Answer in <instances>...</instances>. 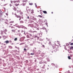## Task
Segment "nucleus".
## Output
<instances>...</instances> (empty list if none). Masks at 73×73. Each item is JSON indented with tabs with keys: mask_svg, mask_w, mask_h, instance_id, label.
I'll use <instances>...</instances> for the list:
<instances>
[{
	"mask_svg": "<svg viewBox=\"0 0 73 73\" xmlns=\"http://www.w3.org/2000/svg\"><path fill=\"white\" fill-rule=\"evenodd\" d=\"M52 47L53 49H54V51L55 52H57V49H58V46L57 45L55 44H52Z\"/></svg>",
	"mask_w": 73,
	"mask_h": 73,
	"instance_id": "nucleus-1",
	"label": "nucleus"
},
{
	"mask_svg": "<svg viewBox=\"0 0 73 73\" xmlns=\"http://www.w3.org/2000/svg\"><path fill=\"white\" fill-rule=\"evenodd\" d=\"M42 12L44 13H45V14H47V12L46 11H43Z\"/></svg>",
	"mask_w": 73,
	"mask_h": 73,
	"instance_id": "nucleus-2",
	"label": "nucleus"
},
{
	"mask_svg": "<svg viewBox=\"0 0 73 73\" xmlns=\"http://www.w3.org/2000/svg\"><path fill=\"white\" fill-rule=\"evenodd\" d=\"M6 42V43H9V41L8 40H7L5 42Z\"/></svg>",
	"mask_w": 73,
	"mask_h": 73,
	"instance_id": "nucleus-3",
	"label": "nucleus"
},
{
	"mask_svg": "<svg viewBox=\"0 0 73 73\" xmlns=\"http://www.w3.org/2000/svg\"><path fill=\"white\" fill-rule=\"evenodd\" d=\"M21 12V11H19V10H17V13H19V12Z\"/></svg>",
	"mask_w": 73,
	"mask_h": 73,
	"instance_id": "nucleus-4",
	"label": "nucleus"
},
{
	"mask_svg": "<svg viewBox=\"0 0 73 73\" xmlns=\"http://www.w3.org/2000/svg\"><path fill=\"white\" fill-rule=\"evenodd\" d=\"M17 18H20L21 17L20 16V15H19L18 16L17 15Z\"/></svg>",
	"mask_w": 73,
	"mask_h": 73,
	"instance_id": "nucleus-5",
	"label": "nucleus"
},
{
	"mask_svg": "<svg viewBox=\"0 0 73 73\" xmlns=\"http://www.w3.org/2000/svg\"><path fill=\"white\" fill-rule=\"evenodd\" d=\"M19 5V4H15V6H16L17 7V6H18V5Z\"/></svg>",
	"mask_w": 73,
	"mask_h": 73,
	"instance_id": "nucleus-6",
	"label": "nucleus"
},
{
	"mask_svg": "<svg viewBox=\"0 0 73 73\" xmlns=\"http://www.w3.org/2000/svg\"><path fill=\"white\" fill-rule=\"evenodd\" d=\"M73 49V46H71L70 49L71 50V49Z\"/></svg>",
	"mask_w": 73,
	"mask_h": 73,
	"instance_id": "nucleus-7",
	"label": "nucleus"
},
{
	"mask_svg": "<svg viewBox=\"0 0 73 73\" xmlns=\"http://www.w3.org/2000/svg\"><path fill=\"white\" fill-rule=\"evenodd\" d=\"M33 11H34L33 10H32V11L31 12V13H32V14L33 13H34V12H33Z\"/></svg>",
	"mask_w": 73,
	"mask_h": 73,
	"instance_id": "nucleus-8",
	"label": "nucleus"
},
{
	"mask_svg": "<svg viewBox=\"0 0 73 73\" xmlns=\"http://www.w3.org/2000/svg\"><path fill=\"white\" fill-rule=\"evenodd\" d=\"M68 58L69 60H70L71 59V58H70V56H68Z\"/></svg>",
	"mask_w": 73,
	"mask_h": 73,
	"instance_id": "nucleus-9",
	"label": "nucleus"
},
{
	"mask_svg": "<svg viewBox=\"0 0 73 73\" xmlns=\"http://www.w3.org/2000/svg\"><path fill=\"white\" fill-rule=\"evenodd\" d=\"M11 31L13 32H15V30H12Z\"/></svg>",
	"mask_w": 73,
	"mask_h": 73,
	"instance_id": "nucleus-10",
	"label": "nucleus"
},
{
	"mask_svg": "<svg viewBox=\"0 0 73 73\" xmlns=\"http://www.w3.org/2000/svg\"><path fill=\"white\" fill-rule=\"evenodd\" d=\"M17 38H15L14 39V41H17Z\"/></svg>",
	"mask_w": 73,
	"mask_h": 73,
	"instance_id": "nucleus-11",
	"label": "nucleus"
},
{
	"mask_svg": "<svg viewBox=\"0 0 73 73\" xmlns=\"http://www.w3.org/2000/svg\"><path fill=\"white\" fill-rule=\"evenodd\" d=\"M39 60H40V61L41 62H42V59H41V58Z\"/></svg>",
	"mask_w": 73,
	"mask_h": 73,
	"instance_id": "nucleus-12",
	"label": "nucleus"
},
{
	"mask_svg": "<svg viewBox=\"0 0 73 73\" xmlns=\"http://www.w3.org/2000/svg\"><path fill=\"white\" fill-rule=\"evenodd\" d=\"M14 11H17V9L16 8H14Z\"/></svg>",
	"mask_w": 73,
	"mask_h": 73,
	"instance_id": "nucleus-13",
	"label": "nucleus"
},
{
	"mask_svg": "<svg viewBox=\"0 0 73 73\" xmlns=\"http://www.w3.org/2000/svg\"><path fill=\"white\" fill-rule=\"evenodd\" d=\"M38 17H39L40 18L42 17V16L41 15H38Z\"/></svg>",
	"mask_w": 73,
	"mask_h": 73,
	"instance_id": "nucleus-14",
	"label": "nucleus"
},
{
	"mask_svg": "<svg viewBox=\"0 0 73 73\" xmlns=\"http://www.w3.org/2000/svg\"><path fill=\"white\" fill-rule=\"evenodd\" d=\"M29 5H33V3H29Z\"/></svg>",
	"mask_w": 73,
	"mask_h": 73,
	"instance_id": "nucleus-15",
	"label": "nucleus"
},
{
	"mask_svg": "<svg viewBox=\"0 0 73 73\" xmlns=\"http://www.w3.org/2000/svg\"><path fill=\"white\" fill-rule=\"evenodd\" d=\"M14 23V22L13 21H11V22H10V23Z\"/></svg>",
	"mask_w": 73,
	"mask_h": 73,
	"instance_id": "nucleus-16",
	"label": "nucleus"
},
{
	"mask_svg": "<svg viewBox=\"0 0 73 73\" xmlns=\"http://www.w3.org/2000/svg\"><path fill=\"white\" fill-rule=\"evenodd\" d=\"M30 54H31V55H34V54H35V53H31Z\"/></svg>",
	"mask_w": 73,
	"mask_h": 73,
	"instance_id": "nucleus-17",
	"label": "nucleus"
},
{
	"mask_svg": "<svg viewBox=\"0 0 73 73\" xmlns=\"http://www.w3.org/2000/svg\"><path fill=\"white\" fill-rule=\"evenodd\" d=\"M27 38H29V36L28 35L27 36Z\"/></svg>",
	"mask_w": 73,
	"mask_h": 73,
	"instance_id": "nucleus-18",
	"label": "nucleus"
},
{
	"mask_svg": "<svg viewBox=\"0 0 73 73\" xmlns=\"http://www.w3.org/2000/svg\"><path fill=\"white\" fill-rule=\"evenodd\" d=\"M24 50L25 51H27V49L25 48H24Z\"/></svg>",
	"mask_w": 73,
	"mask_h": 73,
	"instance_id": "nucleus-19",
	"label": "nucleus"
},
{
	"mask_svg": "<svg viewBox=\"0 0 73 73\" xmlns=\"http://www.w3.org/2000/svg\"><path fill=\"white\" fill-rule=\"evenodd\" d=\"M20 15H23V12H21L20 13Z\"/></svg>",
	"mask_w": 73,
	"mask_h": 73,
	"instance_id": "nucleus-20",
	"label": "nucleus"
},
{
	"mask_svg": "<svg viewBox=\"0 0 73 73\" xmlns=\"http://www.w3.org/2000/svg\"><path fill=\"white\" fill-rule=\"evenodd\" d=\"M70 45H73V43H72L70 44Z\"/></svg>",
	"mask_w": 73,
	"mask_h": 73,
	"instance_id": "nucleus-21",
	"label": "nucleus"
},
{
	"mask_svg": "<svg viewBox=\"0 0 73 73\" xmlns=\"http://www.w3.org/2000/svg\"><path fill=\"white\" fill-rule=\"evenodd\" d=\"M9 25H12V24L10 23H9Z\"/></svg>",
	"mask_w": 73,
	"mask_h": 73,
	"instance_id": "nucleus-22",
	"label": "nucleus"
},
{
	"mask_svg": "<svg viewBox=\"0 0 73 73\" xmlns=\"http://www.w3.org/2000/svg\"><path fill=\"white\" fill-rule=\"evenodd\" d=\"M29 35H30V36H32V35L31 34H29Z\"/></svg>",
	"mask_w": 73,
	"mask_h": 73,
	"instance_id": "nucleus-23",
	"label": "nucleus"
},
{
	"mask_svg": "<svg viewBox=\"0 0 73 73\" xmlns=\"http://www.w3.org/2000/svg\"><path fill=\"white\" fill-rule=\"evenodd\" d=\"M20 23H23V21H20Z\"/></svg>",
	"mask_w": 73,
	"mask_h": 73,
	"instance_id": "nucleus-24",
	"label": "nucleus"
},
{
	"mask_svg": "<svg viewBox=\"0 0 73 73\" xmlns=\"http://www.w3.org/2000/svg\"><path fill=\"white\" fill-rule=\"evenodd\" d=\"M16 1H13V2L14 3H16Z\"/></svg>",
	"mask_w": 73,
	"mask_h": 73,
	"instance_id": "nucleus-25",
	"label": "nucleus"
},
{
	"mask_svg": "<svg viewBox=\"0 0 73 73\" xmlns=\"http://www.w3.org/2000/svg\"><path fill=\"white\" fill-rule=\"evenodd\" d=\"M36 37H37V36H35V38H36Z\"/></svg>",
	"mask_w": 73,
	"mask_h": 73,
	"instance_id": "nucleus-26",
	"label": "nucleus"
},
{
	"mask_svg": "<svg viewBox=\"0 0 73 73\" xmlns=\"http://www.w3.org/2000/svg\"><path fill=\"white\" fill-rule=\"evenodd\" d=\"M21 18L20 17L19 19V20H21Z\"/></svg>",
	"mask_w": 73,
	"mask_h": 73,
	"instance_id": "nucleus-27",
	"label": "nucleus"
},
{
	"mask_svg": "<svg viewBox=\"0 0 73 73\" xmlns=\"http://www.w3.org/2000/svg\"><path fill=\"white\" fill-rule=\"evenodd\" d=\"M11 3H13V1H11Z\"/></svg>",
	"mask_w": 73,
	"mask_h": 73,
	"instance_id": "nucleus-28",
	"label": "nucleus"
},
{
	"mask_svg": "<svg viewBox=\"0 0 73 73\" xmlns=\"http://www.w3.org/2000/svg\"><path fill=\"white\" fill-rule=\"evenodd\" d=\"M27 18L28 19H29V16L27 17Z\"/></svg>",
	"mask_w": 73,
	"mask_h": 73,
	"instance_id": "nucleus-29",
	"label": "nucleus"
},
{
	"mask_svg": "<svg viewBox=\"0 0 73 73\" xmlns=\"http://www.w3.org/2000/svg\"><path fill=\"white\" fill-rule=\"evenodd\" d=\"M3 8L5 10V8L3 7Z\"/></svg>",
	"mask_w": 73,
	"mask_h": 73,
	"instance_id": "nucleus-30",
	"label": "nucleus"
},
{
	"mask_svg": "<svg viewBox=\"0 0 73 73\" xmlns=\"http://www.w3.org/2000/svg\"><path fill=\"white\" fill-rule=\"evenodd\" d=\"M37 30H39V29H38V28H37Z\"/></svg>",
	"mask_w": 73,
	"mask_h": 73,
	"instance_id": "nucleus-31",
	"label": "nucleus"
},
{
	"mask_svg": "<svg viewBox=\"0 0 73 73\" xmlns=\"http://www.w3.org/2000/svg\"><path fill=\"white\" fill-rule=\"evenodd\" d=\"M42 46L43 47H44L45 46H44V45H42Z\"/></svg>",
	"mask_w": 73,
	"mask_h": 73,
	"instance_id": "nucleus-32",
	"label": "nucleus"
},
{
	"mask_svg": "<svg viewBox=\"0 0 73 73\" xmlns=\"http://www.w3.org/2000/svg\"><path fill=\"white\" fill-rule=\"evenodd\" d=\"M6 15H7V16H8V14H7V13H6Z\"/></svg>",
	"mask_w": 73,
	"mask_h": 73,
	"instance_id": "nucleus-33",
	"label": "nucleus"
},
{
	"mask_svg": "<svg viewBox=\"0 0 73 73\" xmlns=\"http://www.w3.org/2000/svg\"><path fill=\"white\" fill-rule=\"evenodd\" d=\"M18 31L19 32H20V30Z\"/></svg>",
	"mask_w": 73,
	"mask_h": 73,
	"instance_id": "nucleus-34",
	"label": "nucleus"
},
{
	"mask_svg": "<svg viewBox=\"0 0 73 73\" xmlns=\"http://www.w3.org/2000/svg\"><path fill=\"white\" fill-rule=\"evenodd\" d=\"M23 5H24V6L25 5V4H24V3L23 4Z\"/></svg>",
	"mask_w": 73,
	"mask_h": 73,
	"instance_id": "nucleus-35",
	"label": "nucleus"
},
{
	"mask_svg": "<svg viewBox=\"0 0 73 73\" xmlns=\"http://www.w3.org/2000/svg\"><path fill=\"white\" fill-rule=\"evenodd\" d=\"M6 21H8V20H6Z\"/></svg>",
	"mask_w": 73,
	"mask_h": 73,
	"instance_id": "nucleus-36",
	"label": "nucleus"
},
{
	"mask_svg": "<svg viewBox=\"0 0 73 73\" xmlns=\"http://www.w3.org/2000/svg\"><path fill=\"white\" fill-rule=\"evenodd\" d=\"M51 13H52V14H53V12H52Z\"/></svg>",
	"mask_w": 73,
	"mask_h": 73,
	"instance_id": "nucleus-37",
	"label": "nucleus"
},
{
	"mask_svg": "<svg viewBox=\"0 0 73 73\" xmlns=\"http://www.w3.org/2000/svg\"><path fill=\"white\" fill-rule=\"evenodd\" d=\"M34 32H36V31H34Z\"/></svg>",
	"mask_w": 73,
	"mask_h": 73,
	"instance_id": "nucleus-38",
	"label": "nucleus"
},
{
	"mask_svg": "<svg viewBox=\"0 0 73 73\" xmlns=\"http://www.w3.org/2000/svg\"><path fill=\"white\" fill-rule=\"evenodd\" d=\"M10 7H11V4H10Z\"/></svg>",
	"mask_w": 73,
	"mask_h": 73,
	"instance_id": "nucleus-39",
	"label": "nucleus"
},
{
	"mask_svg": "<svg viewBox=\"0 0 73 73\" xmlns=\"http://www.w3.org/2000/svg\"><path fill=\"white\" fill-rule=\"evenodd\" d=\"M71 1H73V0H71Z\"/></svg>",
	"mask_w": 73,
	"mask_h": 73,
	"instance_id": "nucleus-40",
	"label": "nucleus"
},
{
	"mask_svg": "<svg viewBox=\"0 0 73 73\" xmlns=\"http://www.w3.org/2000/svg\"><path fill=\"white\" fill-rule=\"evenodd\" d=\"M1 38V36H0V38Z\"/></svg>",
	"mask_w": 73,
	"mask_h": 73,
	"instance_id": "nucleus-41",
	"label": "nucleus"
},
{
	"mask_svg": "<svg viewBox=\"0 0 73 73\" xmlns=\"http://www.w3.org/2000/svg\"><path fill=\"white\" fill-rule=\"evenodd\" d=\"M32 39H33V38H32Z\"/></svg>",
	"mask_w": 73,
	"mask_h": 73,
	"instance_id": "nucleus-42",
	"label": "nucleus"
},
{
	"mask_svg": "<svg viewBox=\"0 0 73 73\" xmlns=\"http://www.w3.org/2000/svg\"><path fill=\"white\" fill-rule=\"evenodd\" d=\"M70 42L69 43V44H70Z\"/></svg>",
	"mask_w": 73,
	"mask_h": 73,
	"instance_id": "nucleus-43",
	"label": "nucleus"
},
{
	"mask_svg": "<svg viewBox=\"0 0 73 73\" xmlns=\"http://www.w3.org/2000/svg\"><path fill=\"white\" fill-rule=\"evenodd\" d=\"M25 33V32L24 33Z\"/></svg>",
	"mask_w": 73,
	"mask_h": 73,
	"instance_id": "nucleus-44",
	"label": "nucleus"
},
{
	"mask_svg": "<svg viewBox=\"0 0 73 73\" xmlns=\"http://www.w3.org/2000/svg\"><path fill=\"white\" fill-rule=\"evenodd\" d=\"M46 24H47V23H46Z\"/></svg>",
	"mask_w": 73,
	"mask_h": 73,
	"instance_id": "nucleus-45",
	"label": "nucleus"
},
{
	"mask_svg": "<svg viewBox=\"0 0 73 73\" xmlns=\"http://www.w3.org/2000/svg\"><path fill=\"white\" fill-rule=\"evenodd\" d=\"M68 45H69V44H68Z\"/></svg>",
	"mask_w": 73,
	"mask_h": 73,
	"instance_id": "nucleus-46",
	"label": "nucleus"
},
{
	"mask_svg": "<svg viewBox=\"0 0 73 73\" xmlns=\"http://www.w3.org/2000/svg\"><path fill=\"white\" fill-rule=\"evenodd\" d=\"M72 37H73V36Z\"/></svg>",
	"mask_w": 73,
	"mask_h": 73,
	"instance_id": "nucleus-47",
	"label": "nucleus"
}]
</instances>
